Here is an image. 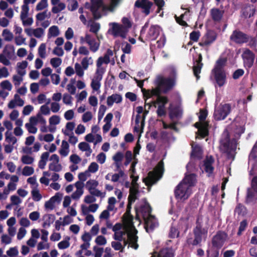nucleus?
Here are the masks:
<instances>
[{"mask_svg":"<svg viewBox=\"0 0 257 257\" xmlns=\"http://www.w3.org/2000/svg\"><path fill=\"white\" fill-rule=\"evenodd\" d=\"M144 97L145 99H148L152 97L153 96H156L158 97V96H160L162 93V90L160 89V87L157 85V87L151 90L145 89H142Z\"/></svg>","mask_w":257,"mask_h":257,"instance_id":"16","label":"nucleus"},{"mask_svg":"<svg viewBox=\"0 0 257 257\" xmlns=\"http://www.w3.org/2000/svg\"><path fill=\"white\" fill-rule=\"evenodd\" d=\"M29 11V6L24 4L22 7V11L20 16L21 20H24L27 17Z\"/></svg>","mask_w":257,"mask_h":257,"instance_id":"40","label":"nucleus"},{"mask_svg":"<svg viewBox=\"0 0 257 257\" xmlns=\"http://www.w3.org/2000/svg\"><path fill=\"white\" fill-rule=\"evenodd\" d=\"M91 6L90 10L91 12L93 18L95 20L100 19L101 17V14L100 12L98 11V10L102 7L103 10H105L108 9L106 6L103 5L102 0H91Z\"/></svg>","mask_w":257,"mask_h":257,"instance_id":"8","label":"nucleus"},{"mask_svg":"<svg viewBox=\"0 0 257 257\" xmlns=\"http://www.w3.org/2000/svg\"><path fill=\"white\" fill-rule=\"evenodd\" d=\"M79 149L82 151H90V153L91 152V149L89 145L86 142H81L78 145Z\"/></svg>","mask_w":257,"mask_h":257,"instance_id":"52","label":"nucleus"},{"mask_svg":"<svg viewBox=\"0 0 257 257\" xmlns=\"http://www.w3.org/2000/svg\"><path fill=\"white\" fill-rule=\"evenodd\" d=\"M34 161V159L33 157L28 155L23 156L21 158V161L24 164H32Z\"/></svg>","mask_w":257,"mask_h":257,"instance_id":"50","label":"nucleus"},{"mask_svg":"<svg viewBox=\"0 0 257 257\" xmlns=\"http://www.w3.org/2000/svg\"><path fill=\"white\" fill-rule=\"evenodd\" d=\"M32 195L33 199L35 201H39L42 198V195L38 190H33L32 191Z\"/></svg>","mask_w":257,"mask_h":257,"instance_id":"62","label":"nucleus"},{"mask_svg":"<svg viewBox=\"0 0 257 257\" xmlns=\"http://www.w3.org/2000/svg\"><path fill=\"white\" fill-rule=\"evenodd\" d=\"M78 6V4L76 0H70L68 1L67 8L68 10L73 11L76 10Z\"/></svg>","mask_w":257,"mask_h":257,"instance_id":"41","label":"nucleus"},{"mask_svg":"<svg viewBox=\"0 0 257 257\" xmlns=\"http://www.w3.org/2000/svg\"><path fill=\"white\" fill-rule=\"evenodd\" d=\"M98 165L95 162L91 163L88 168V170H86V172L95 173L98 170Z\"/></svg>","mask_w":257,"mask_h":257,"instance_id":"49","label":"nucleus"},{"mask_svg":"<svg viewBox=\"0 0 257 257\" xmlns=\"http://www.w3.org/2000/svg\"><path fill=\"white\" fill-rule=\"evenodd\" d=\"M169 101V99L168 97L166 96H158V97H157V99L156 100L152 101L150 103H147L146 102H145V105H148L149 106V108L152 106H153L155 107H157V104H167Z\"/></svg>","mask_w":257,"mask_h":257,"instance_id":"22","label":"nucleus"},{"mask_svg":"<svg viewBox=\"0 0 257 257\" xmlns=\"http://www.w3.org/2000/svg\"><path fill=\"white\" fill-rule=\"evenodd\" d=\"M88 210H82V213L84 215H86L85 220L86 223L87 225L90 226L94 222V218L92 215L87 214V211ZM93 212H94L96 210H89Z\"/></svg>","mask_w":257,"mask_h":257,"instance_id":"29","label":"nucleus"},{"mask_svg":"<svg viewBox=\"0 0 257 257\" xmlns=\"http://www.w3.org/2000/svg\"><path fill=\"white\" fill-rule=\"evenodd\" d=\"M200 34L199 31H192L189 35V38L191 41L193 42H197L200 37Z\"/></svg>","mask_w":257,"mask_h":257,"instance_id":"54","label":"nucleus"},{"mask_svg":"<svg viewBox=\"0 0 257 257\" xmlns=\"http://www.w3.org/2000/svg\"><path fill=\"white\" fill-rule=\"evenodd\" d=\"M34 172L33 167L30 166H25L22 172V174L24 176H29L32 175Z\"/></svg>","mask_w":257,"mask_h":257,"instance_id":"55","label":"nucleus"},{"mask_svg":"<svg viewBox=\"0 0 257 257\" xmlns=\"http://www.w3.org/2000/svg\"><path fill=\"white\" fill-rule=\"evenodd\" d=\"M227 60L225 58H219L212 69L211 74L215 81V87H221L224 85L227 82L226 72L224 69Z\"/></svg>","mask_w":257,"mask_h":257,"instance_id":"2","label":"nucleus"},{"mask_svg":"<svg viewBox=\"0 0 257 257\" xmlns=\"http://www.w3.org/2000/svg\"><path fill=\"white\" fill-rule=\"evenodd\" d=\"M27 233L26 229L22 227L19 229L18 232L17 233V239L18 240L22 239L26 235Z\"/></svg>","mask_w":257,"mask_h":257,"instance_id":"63","label":"nucleus"},{"mask_svg":"<svg viewBox=\"0 0 257 257\" xmlns=\"http://www.w3.org/2000/svg\"><path fill=\"white\" fill-rule=\"evenodd\" d=\"M203 66V64H201L199 65H195L193 67V73L197 80H198L200 78L199 74L201 73V70Z\"/></svg>","mask_w":257,"mask_h":257,"instance_id":"38","label":"nucleus"},{"mask_svg":"<svg viewBox=\"0 0 257 257\" xmlns=\"http://www.w3.org/2000/svg\"><path fill=\"white\" fill-rule=\"evenodd\" d=\"M189 187L186 184H184L180 182L176 187L174 191L175 197L177 199L185 200L187 199L189 196L188 191Z\"/></svg>","mask_w":257,"mask_h":257,"instance_id":"9","label":"nucleus"},{"mask_svg":"<svg viewBox=\"0 0 257 257\" xmlns=\"http://www.w3.org/2000/svg\"><path fill=\"white\" fill-rule=\"evenodd\" d=\"M112 51L110 49H108L104 56L102 57V59L104 60L105 64H107L110 62V56H112Z\"/></svg>","mask_w":257,"mask_h":257,"instance_id":"58","label":"nucleus"},{"mask_svg":"<svg viewBox=\"0 0 257 257\" xmlns=\"http://www.w3.org/2000/svg\"><path fill=\"white\" fill-rule=\"evenodd\" d=\"M11 204H9L6 206V209H10L11 205H18L21 202V200L20 197L17 195H12L11 197Z\"/></svg>","mask_w":257,"mask_h":257,"instance_id":"39","label":"nucleus"},{"mask_svg":"<svg viewBox=\"0 0 257 257\" xmlns=\"http://www.w3.org/2000/svg\"><path fill=\"white\" fill-rule=\"evenodd\" d=\"M94 242L97 245L104 246L107 243V239L104 236L100 235L95 238Z\"/></svg>","mask_w":257,"mask_h":257,"instance_id":"33","label":"nucleus"},{"mask_svg":"<svg viewBox=\"0 0 257 257\" xmlns=\"http://www.w3.org/2000/svg\"><path fill=\"white\" fill-rule=\"evenodd\" d=\"M152 257H174V252L171 248H164L159 253L155 251Z\"/></svg>","mask_w":257,"mask_h":257,"instance_id":"21","label":"nucleus"},{"mask_svg":"<svg viewBox=\"0 0 257 257\" xmlns=\"http://www.w3.org/2000/svg\"><path fill=\"white\" fill-rule=\"evenodd\" d=\"M127 30L126 27L122 25H119L117 23H112V33L114 37L120 36L122 38L126 37Z\"/></svg>","mask_w":257,"mask_h":257,"instance_id":"14","label":"nucleus"},{"mask_svg":"<svg viewBox=\"0 0 257 257\" xmlns=\"http://www.w3.org/2000/svg\"><path fill=\"white\" fill-rule=\"evenodd\" d=\"M89 60H91L90 64H92L93 60L91 57H84V58H83L82 62H81V64H82V66L83 69L86 70L88 68V65L89 64Z\"/></svg>","mask_w":257,"mask_h":257,"instance_id":"45","label":"nucleus"},{"mask_svg":"<svg viewBox=\"0 0 257 257\" xmlns=\"http://www.w3.org/2000/svg\"><path fill=\"white\" fill-rule=\"evenodd\" d=\"M80 40L81 43H83L84 42L87 43L89 46L90 51L93 52H96L99 49V42H96L95 39L89 34H86L85 38L81 37Z\"/></svg>","mask_w":257,"mask_h":257,"instance_id":"10","label":"nucleus"},{"mask_svg":"<svg viewBox=\"0 0 257 257\" xmlns=\"http://www.w3.org/2000/svg\"><path fill=\"white\" fill-rule=\"evenodd\" d=\"M38 54L42 58H45L46 57V45L42 43L38 48Z\"/></svg>","mask_w":257,"mask_h":257,"instance_id":"53","label":"nucleus"},{"mask_svg":"<svg viewBox=\"0 0 257 257\" xmlns=\"http://www.w3.org/2000/svg\"><path fill=\"white\" fill-rule=\"evenodd\" d=\"M256 200L257 192L252 188H248L247 190V194L245 198L246 203H254Z\"/></svg>","mask_w":257,"mask_h":257,"instance_id":"20","label":"nucleus"},{"mask_svg":"<svg viewBox=\"0 0 257 257\" xmlns=\"http://www.w3.org/2000/svg\"><path fill=\"white\" fill-rule=\"evenodd\" d=\"M249 158L254 160L257 159V141L249 154Z\"/></svg>","mask_w":257,"mask_h":257,"instance_id":"59","label":"nucleus"},{"mask_svg":"<svg viewBox=\"0 0 257 257\" xmlns=\"http://www.w3.org/2000/svg\"><path fill=\"white\" fill-rule=\"evenodd\" d=\"M153 6V3L148 2L147 3H141L139 1H136L135 7L137 8H141L142 13H144L146 16H148L150 13V9Z\"/></svg>","mask_w":257,"mask_h":257,"instance_id":"18","label":"nucleus"},{"mask_svg":"<svg viewBox=\"0 0 257 257\" xmlns=\"http://www.w3.org/2000/svg\"><path fill=\"white\" fill-rule=\"evenodd\" d=\"M243 64L245 67L250 68L253 65L255 55L249 49H245L242 54Z\"/></svg>","mask_w":257,"mask_h":257,"instance_id":"12","label":"nucleus"},{"mask_svg":"<svg viewBox=\"0 0 257 257\" xmlns=\"http://www.w3.org/2000/svg\"><path fill=\"white\" fill-rule=\"evenodd\" d=\"M255 12L254 8L246 7L242 9V15L245 18H249L254 15Z\"/></svg>","mask_w":257,"mask_h":257,"instance_id":"26","label":"nucleus"},{"mask_svg":"<svg viewBox=\"0 0 257 257\" xmlns=\"http://www.w3.org/2000/svg\"><path fill=\"white\" fill-rule=\"evenodd\" d=\"M136 220L140 224L141 218H143L145 222V228L147 232L152 231L157 227L159 223L155 216L151 214L150 210H136Z\"/></svg>","mask_w":257,"mask_h":257,"instance_id":"3","label":"nucleus"},{"mask_svg":"<svg viewBox=\"0 0 257 257\" xmlns=\"http://www.w3.org/2000/svg\"><path fill=\"white\" fill-rule=\"evenodd\" d=\"M250 36L238 29L234 30L230 36V40L233 43L241 45L248 42Z\"/></svg>","mask_w":257,"mask_h":257,"instance_id":"6","label":"nucleus"},{"mask_svg":"<svg viewBox=\"0 0 257 257\" xmlns=\"http://www.w3.org/2000/svg\"><path fill=\"white\" fill-rule=\"evenodd\" d=\"M196 181V175L194 174H190L186 175L183 179L181 183L189 186H194Z\"/></svg>","mask_w":257,"mask_h":257,"instance_id":"25","label":"nucleus"},{"mask_svg":"<svg viewBox=\"0 0 257 257\" xmlns=\"http://www.w3.org/2000/svg\"><path fill=\"white\" fill-rule=\"evenodd\" d=\"M69 145L68 143L65 140H63L62 142L61 148L59 150L60 154L64 157L67 156L69 153Z\"/></svg>","mask_w":257,"mask_h":257,"instance_id":"28","label":"nucleus"},{"mask_svg":"<svg viewBox=\"0 0 257 257\" xmlns=\"http://www.w3.org/2000/svg\"><path fill=\"white\" fill-rule=\"evenodd\" d=\"M59 35L58 27L56 26H53L49 29L48 37H57Z\"/></svg>","mask_w":257,"mask_h":257,"instance_id":"35","label":"nucleus"},{"mask_svg":"<svg viewBox=\"0 0 257 257\" xmlns=\"http://www.w3.org/2000/svg\"><path fill=\"white\" fill-rule=\"evenodd\" d=\"M9 257H22L19 255V250L17 246L11 247L6 251Z\"/></svg>","mask_w":257,"mask_h":257,"instance_id":"30","label":"nucleus"},{"mask_svg":"<svg viewBox=\"0 0 257 257\" xmlns=\"http://www.w3.org/2000/svg\"><path fill=\"white\" fill-rule=\"evenodd\" d=\"M224 11L217 8H214L211 10V15L212 20L215 22H219L223 15Z\"/></svg>","mask_w":257,"mask_h":257,"instance_id":"24","label":"nucleus"},{"mask_svg":"<svg viewBox=\"0 0 257 257\" xmlns=\"http://www.w3.org/2000/svg\"><path fill=\"white\" fill-rule=\"evenodd\" d=\"M104 72L105 69L103 67L101 66L97 67V69L96 70L95 74L94 77L102 80V76Z\"/></svg>","mask_w":257,"mask_h":257,"instance_id":"57","label":"nucleus"},{"mask_svg":"<svg viewBox=\"0 0 257 257\" xmlns=\"http://www.w3.org/2000/svg\"><path fill=\"white\" fill-rule=\"evenodd\" d=\"M3 36L4 37L5 40L6 41H11L13 39V34L8 29H5L3 31Z\"/></svg>","mask_w":257,"mask_h":257,"instance_id":"42","label":"nucleus"},{"mask_svg":"<svg viewBox=\"0 0 257 257\" xmlns=\"http://www.w3.org/2000/svg\"><path fill=\"white\" fill-rule=\"evenodd\" d=\"M231 109V105L229 103L220 104L214 111V117L215 119L216 120L224 119L230 113Z\"/></svg>","mask_w":257,"mask_h":257,"instance_id":"7","label":"nucleus"},{"mask_svg":"<svg viewBox=\"0 0 257 257\" xmlns=\"http://www.w3.org/2000/svg\"><path fill=\"white\" fill-rule=\"evenodd\" d=\"M48 6L47 0H41L37 5L36 10L41 11L46 8Z\"/></svg>","mask_w":257,"mask_h":257,"instance_id":"64","label":"nucleus"},{"mask_svg":"<svg viewBox=\"0 0 257 257\" xmlns=\"http://www.w3.org/2000/svg\"><path fill=\"white\" fill-rule=\"evenodd\" d=\"M161 31L160 27L158 25H152L146 35L147 40L153 41L159 36Z\"/></svg>","mask_w":257,"mask_h":257,"instance_id":"15","label":"nucleus"},{"mask_svg":"<svg viewBox=\"0 0 257 257\" xmlns=\"http://www.w3.org/2000/svg\"><path fill=\"white\" fill-rule=\"evenodd\" d=\"M175 80L173 78H165L158 76L156 80V85H158L162 90V93L166 94L171 90L175 85Z\"/></svg>","mask_w":257,"mask_h":257,"instance_id":"5","label":"nucleus"},{"mask_svg":"<svg viewBox=\"0 0 257 257\" xmlns=\"http://www.w3.org/2000/svg\"><path fill=\"white\" fill-rule=\"evenodd\" d=\"M228 235L224 232H218L212 238V245L217 248H221L227 240Z\"/></svg>","mask_w":257,"mask_h":257,"instance_id":"11","label":"nucleus"},{"mask_svg":"<svg viewBox=\"0 0 257 257\" xmlns=\"http://www.w3.org/2000/svg\"><path fill=\"white\" fill-rule=\"evenodd\" d=\"M98 185V182L94 180H90L86 182V187L88 188L89 191L95 189Z\"/></svg>","mask_w":257,"mask_h":257,"instance_id":"43","label":"nucleus"},{"mask_svg":"<svg viewBox=\"0 0 257 257\" xmlns=\"http://www.w3.org/2000/svg\"><path fill=\"white\" fill-rule=\"evenodd\" d=\"M3 54L8 57H10L14 52V47L12 45H7L4 50Z\"/></svg>","mask_w":257,"mask_h":257,"instance_id":"31","label":"nucleus"},{"mask_svg":"<svg viewBox=\"0 0 257 257\" xmlns=\"http://www.w3.org/2000/svg\"><path fill=\"white\" fill-rule=\"evenodd\" d=\"M93 250L94 252V257H102V254L104 251L102 247L95 245L93 247Z\"/></svg>","mask_w":257,"mask_h":257,"instance_id":"47","label":"nucleus"},{"mask_svg":"<svg viewBox=\"0 0 257 257\" xmlns=\"http://www.w3.org/2000/svg\"><path fill=\"white\" fill-rule=\"evenodd\" d=\"M207 233V230L205 229H201V227L197 225L194 230L195 239L193 242V244L196 245L200 243L205 234Z\"/></svg>","mask_w":257,"mask_h":257,"instance_id":"17","label":"nucleus"},{"mask_svg":"<svg viewBox=\"0 0 257 257\" xmlns=\"http://www.w3.org/2000/svg\"><path fill=\"white\" fill-rule=\"evenodd\" d=\"M164 171V162L163 161H161L153 171L149 172L148 177L144 178L143 182L146 185H148V184L145 181L146 180H148L149 183L150 184L155 183L162 177Z\"/></svg>","mask_w":257,"mask_h":257,"instance_id":"4","label":"nucleus"},{"mask_svg":"<svg viewBox=\"0 0 257 257\" xmlns=\"http://www.w3.org/2000/svg\"><path fill=\"white\" fill-rule=\"evenodd\" d=\"M123 224H116L112 228L114 232V239L118 241H123V245L119 242L113 241L111 246L115 250L122 251L124 246L128 244L129 246L136 249L138 247L137 244L138 236L136 235L137 230L135 228L133 222V216L130 210H127L122 217Z\"/></svg>","mask_w":257,"mask_h":257,"instance_id":"1","label":"nucleus"},{"mask_svg":"<svg viewBox=\"0 0 257 257\" xmlns=\"http://www.w3.org/2000/svg\"><path fill=\"white\" fill-rule=\"evenodd\" d=\"M209 122H203L202 126L197 132V134L201 138L203 139L209 135Z\"/></svg>","mask_w":257,"mask_h":257,"instance_id":"23","label":"nucleus"},{"mask_svg":"<svg viewBox=\"0 0 257 257\" xmlns=\"http://www.w3.org/2000/svg\"><path fill=\"white\" fill-rule=\"evenodd\" d=\"M104 72L105 69L103 67L101 66L97 67V69L96 70L95 74L94 77L102 80V76Z\"/></svg>","mask_w":257,"mask_h":257,"instance_id":"56","label":"nucleus"},{"mask_svg":"<svg viewBox=\"0 0 257 257\" xmlns=\"http://www.w3.org/2000/svg\"><path fill=\"white\" fill-rule=\"evenodd\" d=\"M202 155V150L199 146H196L193 147L191 153V156L194 158H200Z\"/></svg>","mask_w":257,"mask_h":257,"instance_id":"32","label":"nucleus"},{"mask_svg":"<svg viewBox=\"0 0 257 257\" xmlns=\"http://www.w3.org/2000/svg\"><path fill=\"white\" fill-rule=\"evenodd\" d=\"M63 195L59 192L56 193L54 196H52L48 201L45 203L46 209H54L56 205L61 203Z\"/></svg>","mask_w":257,"mask_h":257,"instance_id":"13","label":"nucleus"},{"mask_svg":"<svg viewBox=\"0 0 257 257\" xmlns=\"http://www.w3.org/2000/svg\"><path fill=\"white\" fill-rule=\"evenodd\" d=\"M70 237L66 236L63 240L61 241L58 243V247L59 249H65L68 248L70 245Z\"/></svg>","mask_w":257,"mask_h":257,"instance_id":"27","label":"nucleus"},{"mask_svg":"<svg viewBox=\"0 0 257 257\" xmlns=\"http://www.w3.org/2000/svg\"><path fill=\"white\" fill-rule=\"evenodd\" d=\"M179 110L177 108H174L173 109L170 110L169 112V117L171 119H173L174 118L178 117L179 115Z\"/></svg>","mask_w":257,"mask_h":257,"instance_id":"61","label":"nucleus"},{"mask_svg":"<svg viewBox=\"0 0 257 257\" xmlns=\"http://www.w3.org/2000/svg\"><path fill=\"white\" fill-rule=\"evenodd\" d=\"M124 175L123 171L120 170L118 173H115L112 175L111 181L113 182H117L119 178L122 177Z\"/></svg>","mask_w":257,"mask_h":257,"instance_id":"51","label":"nucleus"},{"mask_svg":"<svg viewBox=\"0 0 257 257\" xmlns=\"http://www.w3.org/2000/svg\"><path fill=\"white\" fill-rule=\"evenodd\" d=\"M138 194L130 193L128 196V203L127 204V206L126 209H131L132 208V204L134 203L136 199H137Z\"/></svg>","mask_w":257,"mask_h":257,"instance_id":"37","label":"nucleus"},{"mask_svg":"<svg viewBox=\"0 0 257 257\" xmlns=\"http://www.w3.org/2000/svg\"><path fill=\"white\" fill-rule=\"evenodd\" d=\"M62 63V60L60 58H53L50 60V64L53 68L58 67Z\"/></svg>","mask_w":257,"mask_h":257,"instance_id":"48","label":"nucleus"},{"mask_svg":"<svg viewBox=\"0 0 257 257\" xmlns=\"http://www.w3.org/2000/svg\"><path fill=\"white\" fill-rule=\"evenodd\" d=\"M6 136V141L10 144L12 143V145H14L17 142V139L16 137L12 135V133H10L8 131L5 133Z\"/></svg>","mask_w":257,"mask_h":257,"instance_id":"36","label":"nucleus"},{"mask_svg":"<svg viewBox=\"0 0 257 257\" xmlns=\"http://www.w3.org/2000/svg\"><path fill=\"white\" fill-rule=\"evenodd\" d=\"M214 162V159L212 156L206 159L204 161V169L206 173H208L209 177L212 174L214 171V167L212 165Z\"/></svg>","mask_w":257,"mask_h":257,"instance_id":"19","label":"nucleus"},{"mask_svg":"<svg viewBox=\"0 0 257 257\" xmlns=\"http://www.w3.org/2000/svg\"><path fill=\"white\" fill-rule=\"evenodd\" d=\"M50 245L48 241L42 240L38 243L37 246L38 250L47 249L49 248Z\"/></svg>","mask_w":257,"mask_h":257,"instance_id":"44","label":"nucleus"},{"mask_svg":"<svg viewBox=\"0 0 257 257\" xmlns=\"http://www.w3.org/2000/svg\"><path fill=\"white\" fill-rule=\"evenodd\" d=\"M49 169L50 170L53 171L59 172L60 171H61L62 167L61 165L58 163L52 162L49 164Z\"/></svg>","mask_w":257,"mask_h":257,"instance_id":"46","label":"nucleus"},{"mask_svg":"<svg viewBox=\"0 0 257 257\" xmlns=\"http://www.w3.org/2000/svg\"><path fill=\"white\" fill-rule=\"evenodd\" d=\"M101 80L100 79H98L95 77H94V78L92 80L91 82V87L93 90L98 91L99 90L101 86Z\"/></svg>","mask_w":257,"mask_h":257,"instance_id":"34","label":"nucleus"},{"mask_svg":"<svg viewBox=\"0 0 257 257\" xmlns=\"http://www.w3.org/2000/svg\"><path fill=\"white\" fill-rule=\"evenodd\" d=\"M200 115H199V119L200 121L206 122L205 119L207 116L208 112L206 109H200Z\"/></svg>","mask_w":257,"mask_h":257,"instance_id":"60","label":"nucleus"}]
</instances>
